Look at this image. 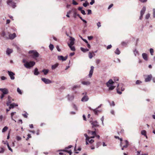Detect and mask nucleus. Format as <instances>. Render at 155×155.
Instances as JSON below:
<instances>
[{"instance_id":"1","label":"nucleus","mask_w":155,"mask_h":155,"mask_svg":"<svg viewBox=\"0 0 155 155\" xmlns=\"http://www.w3.org/2000/svg\"><path fill=\"white\" fill-rule=\"evenodd\" d=\"M114 83V81L111 79H110L106 83V85L108 87L109 90H112L115 88V86L113 85Z\"/></svg>"},{"instance_id":"2","label":"nucleus","mask_w":155,"mask_h":155,"mask_svg":"<svg viewBox=\"0 0 155 155\" xmlns=\"http://www.w3.org/2000/svg\"><path fill=\"white\" fill-rule=\"evenodd\" d=\"M35 64V62L34 61H31L25 63L24 66L27 68H30L33 67Z\"/></svg>"},{"instance_id":"3","label":"nucleus","mask_w":155,"mask_h":155,"mask_svg":"<svg viewBox=\"0 0 155 155\" xmlns=\"http://www.w3.org/2000/svg\"><path fill=\"white\" fill-rule=\"evenodd\" d=\"M7 3L8 5L12 7L13 8H15L16 6V3L13 1V0H7Z\"/></svg>"},{"instance_id":"4","label":"nucleus","mask_w":155,"mask_h":155,"mask_svg":"<svg viewBox=\"0 0 155 155\" xmlns=\"http://www.w3.org/2000/svg\"><path fill=\"white\" fill-rule=\"evenodd\" d=\"M29 54H33V58L35 59H36V58L38 57L39 56L38 53L37 51L33 50H31L29 51Z\"/></svg>"},{"instance_id":"5","label":"nucleus","mask_w":155,"mask_h":155,"mask_svg":"<svg viewBox=\"0 0 155 155\" xmlns=\"http://www.w3.org/2000/svg\"><path fill=\"white\" fill-rule=\"evenodd\" d=\"M7 72L8 73L10 79L12 80H14L15 78L14 77L15 74L13 72L9 71H7Z\"/></svg>"},{"instance_id":"6","label":"nucleus","mask_w":155,"mask_h":155,"mask_svg":"<svg viewBox=\"0 0 155 155\" xmlns=\"http://www.w3.org/2000/svg\"><path fill=\"white\" fill-rule=\"evenodd\" d=\"M41 80L43 82L46 84L52 83L51 81L45 78H41Z\"/></svg>"},{"instance_id":"7","label":"nucleus","mask_w":155,"mask_h":155,"mask_svg":"<svg viewBox=\"0 0 155 155\" xmlns=\"http://www.w3.org/2000/svg\"><path fill=\"white\" fill-rule=\"evenodd\" d=\"M0 91L2 92V94L5 95V94H8L9 93L8 90L6 88H0Z\"/></svg>"},{"instance_id":"8","label":"nucleus","mask_w":155,"mask_h":155,"mask_svg":"<svg viewBox=\"0 0 155 155\" xmlns=\"http://www.w3.org/2000/svg\"><path fill=\"white\" fill-rule=\"evenodd\" d=\"M70 42L68 43V45H73L74 44V38L71 37H70Z\"/></svg>"},{"instance_id":"9","label":"nucleus","mask_w":155,"mask_h":155,"mask_svg":"<svg viewBox=\"0 0 155 155\" xmlns=\"http://www.w3.org/2000/svg\"><path fill=\"white\" fill-rule=\"evenodd\" d=\"M68 56H66L65 57H63V56L60 55L58 56V58L59 60L62 61H66L67 59Z\"/></svg>"},{"instance_id":"10","label":"nucleus","mask_w":155,"mask_h":155,"mask_svg":"<svg viewBox=\"0 0 155 155\" xmlns=\"http://www.w3.org/2000/svg\"><path fill=\"white\" fill-rule=\"evenodd\" d=\"M90 123L92 125V127H98L99 126V124L97 121H90Z\"/></svg>"},{"instance_id":"11","label":"nucleus","mask_w":155,"mask_h":155,"mask_svg":"<svg viewBox=\"0 0 155 155\" xmlns=\"http://www.w3.org/2000/svg\"><path fill=\"white\" fill-rule=\"evenodd\" d=\"M8 101L6 103V104L7 106H8L12 103V101H13L14 100V99H12V97L10 96H8Z\"/></svg>"},{"instance_id":"12","label":"nucleus","mask_w":155,"mask_h":155,"mask_svg":"<svg viewBox=\"0 0 155 155\" xmlns=\"http://www.w3.org/2000/svg\"><path fill=\"white\" fill-rule=\"evenodd\" d=\"M94 67L93 66H91V70L89 71L88 76L90 78H91L92 76L93 73L94 69Z\"/></svg>"},{"instance_id":"13","label":"nucleus","mask_w":155,"mask_h":155,"mask_svg":"<svg viewBox=\"0 0 155 155\" xmlns=\"http://www.w3.org/2000/svg\"><path fill=\"white\" fill-rule=\"evenodd\" d=\"M13 50L12 49L7 48L6 51V54L7 55H9L13 52Z\"/></svg>"},{"instance_id":"14","label":"nucleus","mask_w":155,"mask_h":155,"mask_svg":"<svg viewBox=\"0 0 155 155\" xmlns=\"http://www.w3.org/2000/svg\"><path fill=\"white\" fill-rule=\"evenodd\" d=\"M89 99L88 97L86 95H85L81 99V101L82 102H86Z\"/></svg>"},{"instance_id":"15","label":"nucleus","mask_w":155,"mask_h":155,"mask_svg":"<svg viewBox=\"0 0 155 155\" xmlns=\"http://www.w3.org/2000/svg\"><path fill=\"white\" fill-rule=\"evenodd\" d=\"M152 78V76L151 74L148 75L147 77L145 79V81L146 82L150 81Z\"/></svg>"},{"instance_id":"16","label":"nucleus","mask_w":155,"mask_h":155,"mask_svg":"<svg viewBox=\"0 0 155 155\" xmlns=\"http://www.w3.org/2000/svg\"><path fill=\"white\" fill-rule=\"evenodd\" d=\"M67 97L68 100L70 101H72L74 98V95L73 94L71 95H69V94H68L67 96Z\"/></svg>"},{"instance_id":"17","label":"nucleus","mask_w":155,"mask_h":155,"mask_svg":"<svg viewBox=\"0 0 155 155\" xmlns=\"http://www.w3.org/2000/svg\"><path fill=\"white\" fill-rule=\"evenodd\" d=\"M81 83L84 85L87 86L90 85L91 83L89 81H82Z\"/></svg>"},{"instance_id":"18","label":"nucleus","mask_w":155,"mask_h":155,"mask_svg":"<svg viewBox=\"0 0 155 155\" xmlns=\"http://www.w3.org/2000/svg\"><path fill=\"white\" fill-rule=\"evenodd\" d=\"M9 36L10 39H13L16 37V34L15 33H14L12 34H10L9 35Z\"/></svg>"},{"instance_id":"19","label":"nucleus","mask_w":155,"mask_h":155,"mask_svg":"<svg viewBox=\"0 0 155 155\" xmlns=\"http://www.w3.org/2000/svg\"><path fill=\"white\" fill-rule=\"evenodd\" d=\"M146 10V8L145 6H143V7L142 9L140 11V15H143L145 12Z\"/></svg>"},{"instance_id":"20","label":"nucleus","mask_w":155,"mask_h":155,"mask_svg":"<svg viewBox=\"0 0 155 155\" xmlns=\"http://www.w3.org/2000/svg\"><path fill=\"white\" fill-rule=\"evenodd\" d=\"M60 151H64L68 153H69L70 155H71L72 154V152L71 150H59Z\"/></svg>"},{"instance_id":"21","label":"nucleus","mask_w":155,"mask_h":155,"mask_svg":"<svg viewBox=\"0 0 155 155\" xmlns=\"http://www.w3.org/2000/svg\"><path fill=\"white\" fill-rule=\"evenodd\" d=\"M87 132L88 134H90L91 135H96V133L95 131H91L89 130H88L87 131Z\"/></svg>"},{"instance_id":"22","label":"nucleus","mask_w":155,"mask_h":155,"mask_svg":"<svg viewBox=\"0 0 155 155\" xmlns=\"http://www.w3.org/2000/svg\"><path fill=\"white\" fill-rule=\"evenodd\" d=\"M142 56L143 59L145 61H147L148 60L147 56V54L145 53H143L142 54Z\"/></svg>"},{"instance_id":"23","label":"nucleus","mask_w":155,"mask_h":155,"mask_svg":"<svg viewBox=\"0 0 155 155\" xmlns=\"http://www.w3.org/2000/svg\"><path fill=\"white\" fill-rule=\"evenodd\" d=\"M16 114V112H12L11 114V117L12 120L14 121L15 122H16V120H15L13 118V117L14 116H15V114Z\"/></svg>"},{"instance_id":"24","label":"nucleus","mask_w":155,"mask_h":155,"mask_svg":"<svg viewBox=\"0 0 155 155\" xmlns=\"http://www.w3.org/2000/svg\"><path fill=\"white\" fill-rule=\"evenodd\" d=\"M58 63H56L54 65H52L51 66V69L52 70H54L56 69L58 66Z\"/></svg>"},{"instance_id":"25","label":"nucleus","mask_w":155,"mask_h":155,"mask_svg":"<svg viewBox=\"0 0 155 155\" xmlns=\"http://www.w3.org/2000/svg\"><path fill=\"white\" fill-rule=\"evenodd\" d=\"M49 71V70L47 69H44L42 71V72L44 73V74L45 75H47Z\"/></svg>"},{"instance_id":"26","label":"nucleus","mask_w":155,"mask_h":155,"mask_svg":"<svg viewBox=\"0 0 155 155\" xmlns=\"http://www.w3.org/2000/svg\"><path fill=\"white\" fill-rule=\"evenodd\" d=\"M128 43V41H122L121 43V44L122 46L124 47H126Z\"/></svg>"},{"instance_id":"27","label":"nucleus","mask_w":155,"mask_h":155,"mask_svg":"<svg viewBox=\"0 0 155 155\" xmlns=\"http://www.w3.org/2000/svg\"><path fill=\"white\" fill-rule=\"evenodd\" d=\"M9 106H10L12 108H13L15 107L18 106V105L15 103H13L12 104L11 103L10 104V105H9Z\"/></svg>"},{"instance_id":"28","label":"nucleus","mask_w":155,"mask_h":155,"mask_svg":"<svg viewBox=\"0 0 155 155\" xmlns=\"http://www.w3.org/2000/svg\"><path fill=\"white\" fill-rule=\"evenodd\" d=\"M39 74V72L38 71V69L36 68L35 69L34 74L35 75H37Z\"/></svg>"},{"instance_id":"29","label":"nucleus","mask_w":155,"mask_h":155,"mask_svg":"<svg viewBox=\"0 0 155 155\" xmlns=\"http://www.w3.org/2000/svg\"><path fill=\"white\" fill-rule=\"evenodd\" d=\"M125 145L123 146V147L124 148H127L129 145V142L127 140H125Z\"/></svg>"},{"instance_id":"30","label":"nucleus","mask_w":155,"mask_h":155,"mask_svg":"<svg viewBox=\"0 0 155 155\" xmlns=\"http://www.w3.org/2000/svg\"><path fill=\"white\" fill-rule=\"evenodd\" d=\"M97 109H97V108H96L94 110H93V111L95 114V115H97L98 112H100V111L99 110H97Z\"/></svg>"},{"instance_id":"31","label":"nucleus","mask_w":155,"mask_h":155,"mask_svg":"<svg viewBox=\"0 0 155 155\" xmlns=\"http://www.w3.org/2000/svg\"><path fill=\"white\" fill-rule=\"evenodd\" d=\"M134 53L135 56H138L139 55V52L136 49L134 51Z\"/></svg>"},{"instance_id":"32","label":"nucleus","mask_w":155,"mask_h":155,"mask_svg":"<svg viewBox=\"0 0 155 155\" xmlns=\"http://www.w3.org/2000/svg\"><path fill=\"white\" fill-rule=\"evenodd\" d=\"M141 134L142 135H143L145 136L146 138H147V136L146 135V131L144 130H143L141 131Z\"/></svg>"},{"instance_id":"33","label":"nucleus","mask_w":155,"mask_h":155,"mask_svg":"<svg viewBox=\"0 0 155 155\" xmlns=\"http://www.w3.org/2000/svg\"><path fill=\"white\" fill-rule=\"evenodd\" d=\"M81 50L83 52H85L89 51V49L87 48H84L82 47L81 48Z\"/></svg>"},{"instance_id":"34","label":"nucleus","mask_w":155,"mask_h":155,"mask_svg":"<svg viewBox=\"0 0 155 155\" xmlns=\"http://www.w3.org/2000/svg\"><path fill=\"white\" fill-rule=\"evenodd\" d=\"M70 48L71 50L73 51H74L75 50V49L74 46L73 45H69L68 46Z\"/></svg>"},{"instance_id":"35","label":"nucleus","mask_w":155,"mask_h":155,"mask_svg":"<svg viewBox=\"0 0 155 155\" xmlns=\"http://www.w3.org/2000/svg\"><path fill=\"white\" fill-rule=\"evenodd\" d=\"M8 127L7 126L5 127L2 130V132L4 133L7 130Z\"/></svg>"},{"instance_id":"36","label":"nucleus","mask_w":155,"mask_h":155,"mask_svg":"<svg viewBox=\"0 0 155 155\" xmlns=\"http://www.w3.org/2000/svg\"><path fill=\"white\" fill-rule=\"evenodd\" d=\"M115 53L119 55L120 54V52L119 50V49L117 48L115 51Z\"/></svg>"},{"instance_id":"37","label":"nucleus","mask_w":155,"mask_h":155,"mask_svg":"<svg viewBox=\"0 0 155 155\" xmlns=\"http://www.w3.org/2000/svg\"><path fill=\"white\" fill-rule=\"evenodd\" d=\"M80 87V85H74L73 88L72 89L73 90H74L75 88H79Z\"/></svg>"},{"instance_id":"38","label":"nucleus","mask_w":155,"mask_h":155,"mask_svg":"<svg viewBox=\"0 0 155 155\" xmlns=\"http://www.w3.org/2000/svg\"><path fill=\"white\" fill-rule=\"evenodd\" d=\"M0 148L1 149V150H0V153H4L5 151V149L2 147H0Z\"/></svg>"},{"instance_id":"39","label":"nucleus","mask_w":155,"mask_h":155,"mask_svg":"<svg viewBox=\"0 0 155 155\" xmlns=\"http://www.w3.org/2000/svg\"><path fill=\"white\" fill-rule=\"evenodd\" d=\"M49 48L51 51H52L54 48V45L52 44H50L49 45Z\"/></svg>"},{"instance_id":"40","label":"nucleus","mask_w":155,"mask_h":155,"mask_svg":"<svg viewBox=\"0 0 155 155\" xmlns=\"http://www.w3.org/2000/svg\"><path fill=\"white\" fill-rule=\"evenodd\" d=\"M16 139L18 141H20L21 140V137L19 136H16Z\"/></svg>"},{"instance_id":"41","label":"nucleus","mask_w":155,"mask_h":155,"mask_svg":"<svg viewBox=\"0 0 155 155\" xmlns=\"http://www.w3.org/2000/svg\"><path fill=\"white\" fill-rule=\"evenodd\" d=\"M17 92L20 94H22V92L21 90L18 87L17 89Z\"/></svg>"},{"instance_id":"42","label":"nucleus","mask_w":155,"mask_h":155,"mask_svg":"<svg viewBox=\"0 0 155 155\" xmlns=\"http://www.w3.org/2000/svg\"><path fill=\"white\" fill-rule=\"evenodd\" d=\"M84 136L86 137L85 140L90 139V137H89L86 134H84Z\"/></svg>"},{"instance_id":"43","label":"nucleus","mask_w":155,"mask_h":155,"mask_svg":"<svg viewBox=\"0 0 155 155\" xmlns=\"http://www.w3.org/2000/svg\"><path fill=\"white\" fill-rule=\"evenodd\" d=\"M7 146L8 147L9 149L11 152H13V150L9 146V144L8 142H7Z\"/></svg>"},{"instance_id":"44","label":"nucleus","mask_w":155,"mask_h":155,"mask_svg":"<svg viewBox=\"0 0 155 155\" xmlns=\"http://www.w3.org/2000/svg\"><path fill=\"white\" fill-rule=\"evenodd\" d=\"M104 116H102V117L101 118V120L102 121V124L103 126L104 125Z\"/></svg>"},{"instance_id":"45","label":"nucleus","mask_w":155,"mask_h":155,"mask_svg":"<svg viewBox=\"0 0 155 155\" xmlns=\"http://www.w3.org/2000/svg\"><path fill=\"white\" fill-rule=\"evenodd\" d=\"M150 15L149 13H148L146 15L145 18L146 19H148L150 17Z\"/></svg>"},{"instance_id":"46","label":"nucleus","mask_w":155,"mask_h":155,"mask_svg":"<svg viewBox=\"0 0 155 155\" xmlns=\"http://www.w3.org/2000/svg\"><path fill=\"white\" fill-rule=\"evenodd\" d=\"M89 57L90 59H91L93 57V55L91 52H89L88 54Z\"/></svg>"},{"instance_id":"47","label":"nucleus","mask_w":155,"mask_h":155,"mask_svg":"<svg viewBox=\"0 0 155 155\" xmlns=\"http://www.w3.org/2000/svg\"><path fill=\"white\" fill-rule=\"evenodd\" d=\"M73 108L76 110H78V107L75 104H73Z\"/></svg>"},{"instance_id":"48","label":"nucleus","mask_w":155,"mask_h":155,"mask_svg":"<svg viewBox=\"0 0 155 155\" xmlns=\"http://www.w3.org/2000/svg\"><path fill=\"white\" fill-rule=\"evenodd\" d=\"M150 52L152 55H153V50L152 48H150Z\"/></svg>"},{"instance_id":"49","label":"nucleus","mask_w":155,"mask_h":155,"mask_svg":"<svg viewBox=\"0 0 155 155\" xmlns=\"http://www.w3.org/2000/svg\"><path fill=\"white\" fill-rule=\"evenodd\" d=\"M1 79L2 80H5L6 79H7V78H6V77L5 76H2L1 77Z\"/></svg>"},{"instance_id":"50","label":"nucleus","mask_w":155,"mask_h":155,"mask_svg":"<svg viewBox=\"0 0 155 155\" xmlns=\"http://www.w3.org/2000/svg\"><path fill=\"white\" fill-rule=\"evenodd\" d=\"M88 3L87 2V1H86L85 3L83 4V5L84 7H86L87 6V4H88Z\"/></svg>"},{"instance_id":"51","label":"nucleus","mask_w":155,"mask_h":155,"mask_svg":"<svg viewBox=\"0 0 155 155\" xmlns=\"http://www.w3.org/2000/svg\"><path fill=\"white\" fill-rule=\"evenodd\" d=\"M97 25L98 28L100 27L101 26V23L100 22H98L97 24Z\"/></svg>"},{"instance_id":"52","label":"nucleus","mask_w":155,"mask_h":155,"mask_svg":"<svg viewBox=\"0 0 155 155\" xmlns=\"http://www.w3.org/2000/svg\"><path fill=\"white\" fill-rule=\"evenodd\" d=\"M72 4L74 5H77L78 4V3L76 2L74 0L72 1Z\"/></svg>"},{"instance_id":"53","label":"nucleus","mask_w":155,"mask_h":155,"mask_svg":"<svg viewBox=\"0 0 155 155\" xmlns=\"http://www.w3.org/2000/svg\"><path fill=\"white\" fill-rule=\"evenodd\" d=\"M88 141L89 143H92L94 142V140L93 139H89V141Z\"/></svg>"},{"instance_id":"54","label":"nucleus","mask_w":155,"mask_h":155,"mask_svg":"<svg viewBox=\"0 0 155 155\" xmlns=\"http://www.w3.org/2000/svg\"><path fill=\"white\" fill-rule=\"evenodd\" d=\"M141 81L139 80H137L136 82V84H138L141 83Z\"/></svg>"},{"instance_id":"55","label":"nucleus","mask_w":155,"mask_h":155,"mask_svg":"<svg viewBox=\"0 0 155 155\" xmlns=\"http://www.w3.org/2000/svg\"><path fill=\"white\" fill-rule=\"evenodd\" d=\"M87 15H90L91 14V11L90 9L87 10Z\"/></svg>"},{"instance_id":"56","label":"nucleus","mask_w":155,"mask_h":155,"mask_svg":"<svg viewBox=\"0 0 155 155\" xmlns=\"http://www.w3.org/2000/svg\"><path fill=\"white\" fill-rule=\"evenodd\" d=\"M153 17L155 18V8H153Z\"/></svg>"},{"instance_id":"57","label":"nucleus","mask_w":155,"mask_h":155,"mask_svg":"<svg viewBox=\"0 0 155 155\" xmlns=\"http://www.w3.org/2000/svg\"><path fill=\"white\" fill-rule=\"evenodd\" d=\"M72 147V146L71 145H69L67 147H66L65 148L64 150H67V149H68L71 148Z\"/></svg>"},{"instance_id":"58","label":"nucleus","mask_w":155,"mask_h":155,"mask_svg":"<svg viewBox=\"0 0 155 155\" xmlns=\"http://www.w3.org/2000/svg\"><path fill=\"white\" fill-rule=\"evenodd\" d=\"M95 2L94 0H91V2H90V4L91 5H93Z\"/></svg>"},{"instance_id":"59","label":"nucleus","mask_w":155,"mask_h":155,"mask_svg":"<svg viewBox=\"0 0 155 155\" xmlns=\"http://www.w3.org/2000/svg\"><path fill=\"white\" fill-rule=\"evenodd\" d=\"M112 47V45H108L107 47V49H110V48H111Z\"/></svg>"},{"instance_id":"60","label":"nucleus","mask_w":155,"mask_h":155,"mask_svg":"<svg viewBox=\"0 0 155 155\" xmlns=\"http://www.w3.org/2000/svg\"><path fill=\"white\" fill-rule=\"evenodd\" d=\"M81 12V13L83 15H85L86 14V13L84 10H82Z\"/></svg>"},{"instance_id":"61","label":"nucleus","mask_w":155,"mask_h":155,"mask_svg":"<svg viewBox=\"0 0 155 155\" xmlns=\"http://www.w3.org/2000/svg\"><path fill=\"white\" fill-rule=\"evenodd\" d=\"M110 106H114L115 105V104H114V102L113 101L111 102V103L110 104Z\"/></svg>"},{"instance_id":"62","label":"nucleus","mask_w":155,"mask_h":155,"mask_svg":"<svg viewBox=\"0 0 155 155\" xmlns=\"http://www.w3.org/2000/svg\"><path fill=\"white\" fill-rule=\"evenodd\" d=\"M56 48L58 51H61V49L59 48L58 46L57 45L56 46Z\"/></svg>"},{"instance_id":"63","label":"nucleus","mask_w":155,"mask_h":155,"mask_svg":"<svg viewBox=\"0 0 155 155\" xmlns=\"http://www.w3.org/2000/svg\"><path fill=\"white\" fill-rule=\"evenodd\" d=\"M28 114L27 113H26V114H23L22 115L24 117L27 118L28 117L27 115Z\"/></svg>"},{"instance_id":"64","label":"nucleus","mask_w":155,"mask_h":155,"mask_svg":"<svg viewBox=\"0 0 155 155\" xmlns=\"http://www.w3.org/2000/svg\"><path fill=\"white\" fill-rule=\"evenodd\" d=\"M101 60L100 59H97L96 60V63L97 64H99L100 63Z\"/></svg>"}]
</instances>
